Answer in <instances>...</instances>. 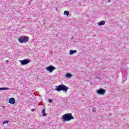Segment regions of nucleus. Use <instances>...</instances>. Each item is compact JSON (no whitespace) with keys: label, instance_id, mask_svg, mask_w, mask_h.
<instances>
[{"label":"nucleus","instance_id":"obj_9","mask_svg":"<svg viewBox=\"0 0 129 129\" xmlns=\"http://www.w3.org/2000/svg\"><path fill=\"white\" fill-rule=\"evenodd\" d=\"M103 25H105V21H101L98 23L99 26H103Z\"/></svg>","mask_w":129,"mask_h":129},{"label":"nucleus","instance_id":"obj_1","mask_svg":"<svg viewBox=\"0 0 129 129\" xmlns=\"http://www.w3.org/2000/svg\"><path fill=\"white\" fill-rule=\"evenodd\" d=\"M61 119L63 121H69L71 120V119H74V117L72 115V113H68L63 115Z\"/></svg>","mask_w":129,"mask_h":129},{"label":"nucleus","instance_id":"obj_13","mask_svg":"<svg viewBox=\"0 0 129 129\" xmlns=\"http://www.w3.org/2000/svg\"><path fill=\"white\" fill-rule=\"evenodd\" d=\"M66 77H67L68 78H70V77H72V75H71V74L70 73H67L66 75Z\"/></svg>","mask_w":129,"mask_h":129},{"label":"nucleus","instance_id":"obj_3","mask_svg":"<svg viewBox=\"0 0 129 129\" xmlns=\"http://www.w3.org/2000/svg\"><path fill=\"white\" fill-rule=\"evenodd\" d=\"M19 62L22 66L27 65V64H29L31 62V59L27 58L23 60H20Z\"/></svg>","mask_w":129,"mask_h":129},{"label":"nucleus","instance_id":"obj_11","mask_svg":"<svg viewBox=\"0 0 129 129\" xmlns=\"http://www.w3.org/2000/svg\"><path fill=\"white\" fill-rule=\"evenodd\" d=\"M10 88L6 87L0 88V90H10Z\"/></svg>","mask_w":129,"mask_h":129},{"label":"nucleus","instance_id":"obj_6","mask_svg":"<svg viewBox=\"0 0 129 129\" xmlns=\"http://www.w3.org/2000/svg\"><path fill=\"white\" fill-rule=\"evenodd\" d=\"M105 90L102 88H100L99 90H97V93L98 94H100L101 95H103L105 93Z\"/></svg>","mask_w":129,"mask_h":129},{"label":"nucleus","instance_id":"obj_4","mask_svg":"<svg viewBox=\"0 0 129 129\" xmlns=\"http://www.w3.org/2000/svg\"><path fill=\"white\" fill-rule=\"evenodd\" d=\"M46 69L47 71H48V72H53L55 69H56V68L53 66H49V67H47L46 68Z\"/></svg>","mask_w":129,"mask_h":129},{"label":"nucleus","instance_id":"obj_19","mask_svg":"<svg viewBox=\"0 0 129 129\" xmlns=\"http://www.w3.org/2000/svg\"><path fill=\"white\" fill-rule=\"evenodd\" d=\"M110 1H108V3H110Z\"/></svg>","mask_w":129,"mask_h":129},{"label":"nucleus","instance_id":"obj_18","mask_svg":"<svg viewBox=\"0 0 129 129\" xmlns=\"http://www.w3.org/2000/svg\"><path fill=\"white\" fill-rule=\"evenodd\" d=\"M56 11H58V9L56 8Z\"/></svg>","mask_w":129,"mask_h":129},{"label":"nucleus","instance_id":"obj_5","mask_svg":"<svg viewBox=\"0 0 129 129\" xmlns=\"http://www.w3.org/2000/svg\"><path fill=\"white\" fill-rule=\"evenodd\" d=\"M20 43H26L27 41H29V37H26L25 39H24L23 37H20L18 39Z\"/></svg>","mask_w":129,"mask_h":129},{"label":"nucleus","instance_id":"obj_12","mask_svg":"<svg viewBox=\"0 0 129 129\" xmlns=\"http://www.w3.org/2000/svg\"><path fill=\"white\" fill-rule=\"evenodd\" d=\"M63 15L64 16H69V11H65L64 12Z\"/></svg>","mask_w":129,"mask_h":129},{"label":"nucleus","instance_id":"obj_2","mask_svg":"<svg viewBox=\"0 0 129 129\" xmlns=\"http://www.w3.org/2000/svg\"><path fill=\"white\" fill-rule=\"evenodd\" d=\"M56 87V90L57 91H68V89H69V88L66 86H65L63 84H61L60 85L57 86Z\"/></svg>","mask_w":129,"mask_h":129},{"label":"nucleus","instance_id":"obj_14","mask_svg":"<svg viewBox=\"0 0 129 129\" xmlns=\"http://www.w3.org/2000/svg\"><path fill=\"white\" fill-rule=\"evenodd\" d=\"M10 122V120H5L3 122V124H6V123H9Z\"/></svg>","mask_w":129,"mask_h":129},{"label":"nucleus","instance_id":"obj_8","mask_svg":"<svg viewBox=\"0 0 129 129\" xmlns=\"http://www.w3.org/2000/svg\"><path fill=\"white\" fill-rule=\"evenodd\" d=\"M75 53H77V50H73L72 49L70 50V55H73V54H75Z\"/></svg>","mask_w":129,"mask_h":129},{"label":"nucleus","instance_id":"obj_15","mask_svg":"<svg viewBox=\"0 0 129 129\" xmlns=\"http://www.w3.org/2000/svg\"><path fill=\"white\" fill-rule=\"evenodd\" d=\"M48 101H49V102H50V103H52V102H53V100H52V99H48Z\"/></svg>","mask_w":129,"mask_h":129},{"label":"nucleus","instance_id":"obj_7","mask_svg":"<svg viewBox=\"0 0 129 129\" xmlns=\"http://www.w3.org/2000/svg\"><path fill=\"white\" fill-rule=\"evenodd\" d=\"M9 103L11 104H15L16 103V100L14 98H11L9 99Z\"/></svg>","mask_w":129,"mask_h":129},{"label":"nucleus","instance_id":"obj_16","mask_svg":"<svg viewBox=\"0 0 129 129\" xmlns=\"http://www.w3.org/2000/svg\"><path fill=\"white\" fill-rule=\"evenodd\" d=\"M31 111H35V109H31Z\"/></svg>","mask_w":129,"mask_h":129},{"label":"nucleus","instance_id":"obj_10","mask_svg":"<svg viewBox=\"0 0 129 129\" xmlns=\"http://www.w3.org/2000/svg\"><path fill=\"white\" fill-rule=\"evenodd\" d=\"M42 113L43 116H47V114L46 113V110L45 109H43Z\"/></svg>","mask_w":129,"mask_h":129},{"label":"nucleus","instance_id":"obj_20","mask_svg":"<svg viewBox=\"0 0 129 129\" xmlns=\"http://www.w3.org/2000/svg\"><path fill=\"white\" fill-rule=\"evenodd\" d=\"M93 111H94V110H93Z\"/></svg>","mask_w":129,"mask_h":129},{"label":"nucleus","instance_id":"obj_17","mask_svg":"<svg viewBox=\"0 0 129 129\" xmlns=\"http://www.w3.org/2000/svg\"><path fill=\"white\" fill-rule=\"evenodd\" d=\"M6 63H9V60H6Z\"/></svg>","mask_w":129,"mask_h":129}]
</instances>
